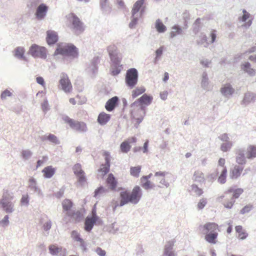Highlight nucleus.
Segmentation results:
<instances>
[{
	"label": "nucleus",
	"mask_w": 256,
	"mask_h": 256,
	"mask_svg": "<svg viewBox=\"0 0 256 256\" xmlns=\"http://www.w3.org/2000/svg\"><path fill=\"white\" fill-rule=\"evenodd\" d=\"M8 218V216L6 215L4 218L0 221V225L2 227H6L8 226L9 224Z\"/></svg>",
	"instance_id": "nucleus-60"
},
{
	"label": "nucleus",
	"mask_w": 256,
	"mask_h": 256,
	"mask_svg": "<svg viewBox=\"0 0 256 256\" xmlns=\"http://www.w3.org/2000/svg\"><path fill=\"white\" fill-rule=\"evenodd\" d=\"M25 50L23 47H16L14 50V56L18 59L26 60V58L24 56Z\"/></svg>",
	"instance_id": "nucleus-39"
},
{
	"label": "nucleus",
	"mask_w": 256,
	"mask_h": 256,
	"mask_svg": "<svg viewBox=\"0 0 256 256\" xmlns=\"http://www.w3.org/2000/svg\"><path fill=\"white\" fill-rule=\"evenodd\" d=\"M108 192V189L106 188L100 186L94 191V197L98 198L100 196H105Z\"/></svg>",
	"instance_id": "nucleus-35"
},
{
	"label": "nucleus",
	"mask_w": 256,
	"mask_h": 256,
	"mask_svg": "<svg viewBox=\"0 0 256 256\" xmlns=\"http://www.w3.org/2000/svg\"><path fill=\"white\" fill-rule=\"evenodd\" d=\"M172 31L170 33V37L174 38V37L183 34L182 28L178 24L174 25L172 28Z\"/></svg>",
	"instance_id": "nucleus-38"
},
{
	"label": "nucleus",
	"mask_w": 256,
	"mask_h": 256,
	"mask_svg": "<svg viewBox=\"0 0 256 256\" xmlns=\"http://www.w3.org/2000/svg\"><path fill=\"white\" fill-rule=\"evenodd\" d=\"M140 17V14H134L132 13V16L130 17L131 22L128 24V26L130 28H134L136 26L137 24L138 18Z\"/></svg>",
	"instance_id": "nucleus-42"
},
{
	"label": "nucleus",
	"mask_w": 256,
	"mask_h": 256,
	"mask_svg": "<svg viewBox=\"0 0 256 256\" xmlns=\"http://www.w3.org/2000/svg\"><path fill=\"white\" fill-rule=\"evenodd\" d=\"M138 73L135 68H130L127 70L126 74L125 82L130 88H134L138 82Z\"/></svg>",
	"instance_id": "nucleus-7"
},
{
	"label": "nucleus",
	"mask_w": 256,
	"mask_h": 256,
	"mask_svg": "<svg viewBox=\"0 0 256 256\" xmlns=\"http://www.w3.org/2000/svg\"><path fill=\"white\" fill-rule=\"evenodd\" d=\"M13 199L12 193L8 190H4L0 200V204L3 210L6 213H12L14 211V204L12 202Z\"/></svg>",
	"instance_id": "nucleus-5"
},
{
	"label": "nucleus",
	"mask_w": 256,
	"mask_h": 256,
	"mask_svg": "<svg viewBox=\"0 0 256 256\" xmlns=\"http://www.w3.org/2000/svg\"><path fill=\"white\" fill-rule=\"evenodd\" d=\"M220 92L224 98L229 99L234 94L235 90L230 84L227 83L222 86Z\"/></svg>",
	"instance_id": "nucleus-15"
},
{
	"label": "nucleus",
	"mask_w": 256,
	"mask_h": 256,
	"mask_svg": "<svg viewBox=\"0 0 256 256\" xmlns=\"http://www.w3.org/2000/svg\"><path fill=\"white\" fill-rule=\"evenodd\" d=\"M54 56L58 54L69 57L71 59L78 58L79 55L78 49L72 44L65 43L60 44H58L54 52Z\"/></svg>",
	"instance_id": "nucleus-3"
},
{
	"label": "nucleus",
	"mask_w": 256,
	"mask_h": 256,
	"mask_svg": "<svg viewBox=\"0 0 256 256\" xmlns=\"http://www.w3.org/2000/svg\"><path fill=\"white\" fill-rule=\"evenodd\" d=\"M141 170L140 166H132L130 168V173L132 176L136 178L139 176Z\"/></svg>",
	"instance_id": "nucleus-49"
},
{
	"label": "nucleus",
	"mask_w": 256,
	"mask_h": 256,
	"mask_svg": "<svg viewBox=\"0 0 256 256\" xmlns=\"http://www.w3.org/2000/svg\"><path fill=\"white\" fill-rule=\"evenodd\" d=\"M100 62V58L99 56H94L92 60L90 65V66L88 69L92 72V73L94 76L98 72V64Z\"/></svg>",
	"instance_id": "nucleus-25"
},
{
	"label": "nucleus",
	"mask_w": 256,
	"mask_h": 256,
	"mask_svg": "<svg viewBox=\"0 0 256 256\" xmlns=\"http://www.w3.org/2000/svg\"><path fill=\"white\" fill-rule=\"evenodd\" d=\"M72 170L74 174L78 178V182L82 184L86 181V176L84 171L82 169L81 164H76L74 166Z\"/></svg>",
	"instance_id": "nucleus-14"
},
{
	"label": "nucleus",
	"mask_w": 256,
	"mask_h": 256,
	"mask_svg": "<svg viewBox=\"0 0 256 256\" xmlns=\"http://www.w3.org/2000/svg\"><path fill=\"white\" fill-rule=\"evenodd\" d=\"M168 172H157L155 173L154 176L158 177V180L159 181V182L164 186L166 188H168L170 186V184L168 182H167L164 176L166 174H168Z\"/></svg>",
	"instance_id": "nucleus-27"
},
{
	"label": "nucleus",
	"mask_w": 256,
	"mask_h": 256,
	"mask_svg": "<svg viewBox=\"0 0 256 256\" xmlns=\"http://www.w3.org/2000/svg\"><path fill=\"white\" fill-rule=\"evenodd\" d=\"M142 194V189L138 186L134 187L131 192L128 190L121 192L120 194V204H116L113 207V210L114 211L118 206H122L128 203L136 204L140 202Z\"/></svg>",
	"instance_id": "nucleus-1"
},
{
	"label": "nucleus",
	"mask_w": 256,
	"mask_h": 256,
	"mask_svg": "<svg viewBox=\"0 0 256 256\" xmlns=\"http://www.w3.org/2000/svg\"><path fill=\"white\" fill-rule=\"evenodd\" d=\"M32 152L29 150H23L22 152V156L23 159L25 160H28L32 156Z\"/></svg>",
	"instance_id": "nucleus-55"
},
{
	"label": "nucleus",
	"mask_w": 256,
	"mask_h": 256,
	"mask_svg": "<svg viewBox=\"0 0 256 256\" xmlns=\"http://www.w3.org/2000/svg\"><path fill=\"white\" fill-rule=\"evenodd\" d=\"M50 253L52 256H58L62 250L61 246H58L56 244H50L48 246Z\"/></svg>",
	"instance_id": "nucleus-40"
},
{
	"label": "nucleus",
	"mask_w": 256,
	"mask_h": 256,
	"mask_svg": "<svg viewBox=\"0 0 256 256\" xmlns=\"http://www.w3.org/2000/svg\"><path fill=\"white\" fill-rule=\"evenodd\" d=\"M144 0H138L134 4L132 10V13L139 14L138 12L144 4Z\"/></svg>",
	"instance_id": "nucleus-41"
},
{
	"label": "nucleus",
	"mask_w": 256,
	"mask_h": 256,
	"mask_svg": "<svg viewBox=\"0 0 256 256\" xmlns=\"http://www.w3.org/2000/svg\"><path fill=\"white\" fill-rule=\"evenodd\" d=\"M246 150L244 148L238 149L236 152V162L238 164L244 165L246 162Z\"/></svg>",
	"instance_id": "nucleus-20"
},
{
	"label": "nucleus",
	"mask_w": 256,
	"mask_h": 256,
	"mask_svg": "<svg viewBox=\"0 0 256 256\" xmlns=\"http://www.w3.org/2000/svg\"><path fill=\"white\" fill-rule=\"evenodd\" d=\"M63 119L66 122L69 124L72 128L80 132H84L88 130L86 125L84 122L74 120L68 116H64Z\"/></svg>",
	"instance_id": "nucleus-9"
},
{
	"label": "nucleus",
	"mask_w": 256,
	"mask_h": 256,
	"mask_svg": "<svg viewBox=\"0 0 256 256\" xmlns=\"http://www.w3.org/2000/svg\"><path fill=\"white\" fill-rule=\"evenodd\" d=\"M224 164H225L224 158H220L218 162V166H220V168H217L216 172L215 174H210V176L212 178H214L218 175V174H219V170H220V168H222V170L223 168H226V166H224Z\"/></svg>",
	"instance_id": "nucleus-45"
},
{
	"label": "nucleus",
	"mask_w": 256,
	"mask_h": 256,
	"mask_svg": "<svg viewBox=\"0 0 256 256\" xmlns=\"http://www.w3.org/2000/svg\"><path fill=\"white\" fill-rule=\"evenodd\" d=\"M28 188L30 191H32L34 194H36L38 196H43V194L40 188L38 186L36 179L33 178H31L28 180Z\"/></svg>",
	"instance_id": "nucleus-16"
},
{
	"label": "nucleus",
	"mask_w": 256,
	"mask_h": 256,
	"mask_svg": "<svg viewBox=\"0 0 256 256\" xmlns=\"http://www.w3.org/2000/svg\"><path fill=\"white\" fill-rule=\"evenodd\" d=\"M236 232L238 234V238L241 240H244L248 236V234L243 230L242 226H237L235 227Z\"/></svg>",
	"instance_id": "nucleus-37"
},
{
	"label": "nucleus",
	"mask_w": 256,
	"mask_h": 256,
	"mask_svg": "<svg viewBox=\"0 0 256 256\" xmlns=\"http://www.w3.org/2000/svg\"><path fill=\"white\" fill-rule=\"evenodd\" d=\"M118 102L119 98L117 96H114L106 102L105 108L108 111L112 112L118 106Z\"/></svg>",
	"instance_id": "nucleus-19"
},
{
	"label": "nucleus",
	"mask_w": 256,
	"mask_h": 256,
	"mask_svg": "<svg viewBox=\"0 0 256 256\" xmlns=\"http://www.w3.org/2000/svg\"><path fill=\"white\" fill-rule=\"evenodd\" d=\"M12 95V94L8 90L6 89L3 91L0 95V98L2 100H6V98L10 97Z\"/></svg>",
	"instance_id": "nucleus-57"
},
{
	"label": "nucleus",
	"mask_w": 256,
	"mask_h": 256,
	"mask_svg": "<svg viewBox=\"0 0 256 256\" xmlns=\"http://www.w3.org/2000/svg\"><path fill=\"white\" fill-rule=\"evenodd\" d=\"M232 146V142H227L222 144L220 149L222 152H226L229 150Z\"/></svg>",
	"instance_id": "nucleus-53"
},
{
	"label": "nucleus",
	"mask_w": 256,
	"mask_h": 256,
	"mask_svg": "<svg viewBox=\"0 0 256 256\" xmlns=\"http://www.w3.org/2000/svg\"><path fill=\"white\" fill-rule=\"evenodd\" d=\"M71 236L75 241L80 242L82 240V238H80V233H78L76 230H72L71 232Z\"/></svg>",
	"instance_id": "nucleus-56"
},
{
	"label": "nucleus",
	"mask_w": 256,
	"mask_h": 256,
	"mask_svg": "<svg viewBox=\"0 0 256 256\" xmlns=\"http://www.w3.org/2000/svg\"><path fill=\"white\" fill-rule=\"evenodd\" d=\"M48 7L44 4H40L36 8L34 16L38 20H42L46 18Z\"/></svg>",
	"instance_id": "nucleus-12"
},
{
	"label": "nucleus",
	"mask_w": 256,
	"mask_h": 256,
	"mask_svg": "<svg viewBox=\"0 0 256 256\" xmlns=\"http://www.w3.org/2000/svg\"><path fill=\"white\" fill-rule=\"evenodd\" d=\"M146 89L144 87L137 88L132 92V96L133 98H135L139 95L144 93Z\"/></svg>",
	"instance_id": "nucleus-51"
},
{
	"label": "nucleus",
	"mask_w": 256,
	"mask_h": 256,
	"mask_svg": "<svg viewBox=\"0 0 256 256\" xmlns=\"http://www.w3.org/2000/svg\"><path fill=\"white\" fill-rule=\"evenodd\" d=\"M155 28L159 33H164L166 30V27L163 24L161 20L158 19L155 22Z\"/></svg>",
	"instance_id": "nucleus-43"
},
{
	"label": "nucleus",
	"mask_w": 256,
	"mask_h": 256,
	"mask_svg": "<svg viewBox=\"0 0 256 256\" xmlns=\"http://www.w3.org/2000/svg\"><path fill=\"white\" fill-rule=\"evenodd\" d=\"M204 233L206 234V240L210 243H216V239L218 233L216 231L218 228V225L214 222H208L203 226Z\"/></svg>",
	"instance_id": "nucleus-4"
},
{
	"label": "nucleus",
	"mask_w": 256,
	"mask_h": 256,
	"mask_svg": "<svg viewBox=\"0 0 256 256\" xmlns=\"http://www.w3.org/2000/svg\"><path fill=\"white\" fill-rule=\"evenodd\" d=\"M46 40L49 46H52L56 43L58 40V36L57 32L52 30H47Z\"/></svg>",
	"instance_id": "nucleus-18"
},
{
	"label": "nucleus",
	"mask_w": 256,
	"mask_h": 256,
	"mask_svg": "<svg viewBox=\"0 0 256 256\" xmlns=\"http://www.w3.org/2000/svg\"><path fill=\"white\" fill-rule=\"evenodd\" d=\"M22 204L24 206H28L29 203V198L28 194L22 195L20 200Z\"/></svg>",
	"instance_id": "nucleus-64"
},
{
	"label": "nucleus",
	"mask_w": 256,
	"mask_h": 256,
	"mask_svg": "<svg viewBox=\"0 0 256 256\" xmlns=\"http://www.w3.org/2000/svg\"><path fill=\"white\" fill-rule=\"evenodd\" d=\"M254 208V206L252 204H248L244 206L240 210V214H245L248 213Z\"/></svg>",
	"instance_id": "nucleus-54"
},
{
	"label": "nucleus",
	"mask_w": 256,
	"mask_h": 256,
	"mask_svg": "<svg viewBox=\"0 0 256 256\" xmlns=\"http://www.w3.org/2000/svg\"><path fill=\"white\" fill-rule=\"evenodd\" d=\"M130 148L131 146L126 140L123 142L120 145V150L124 153L128 152L130 151Z\"/></svg>",
	"instance_id": "nucleus-48"
},
{
	"label": "nucleus",
	"mask_w": 256,
	"mask_h": 256,
	"mask_svg": "<svg viewBox=\"0 0 256 256\" xmlns=\"http://www.w3.org/2000/svg\"><path fill=\"white\" fill-rule=\"evenodd\" d=\"M256 100V93L248 91L244 94L241 104L246 106L250 103H254Z\"/></svg>",
	"instance_id": "nucleus-17"
},
{
	"label": "nucleus",
	"mask_w": 256,
	"mask_h": 256,
	"mask_svg": "<svg viewBox=\"0 0 256 256\" xmlns=\"http://www.w3.org/2000/svg\"><path fill=\"white\" fill-rule=\"evenodd\" d=\"M243 170V166L235 165L234 168L230 170V177L233 180L237 179L240 176Z\"/></svg>",
	"instance_id": "nucleus-22"
},
{
	"label": "nucleus",
	"mask_w": 256,
	"mask_h": 256,
	"mask_svg": "<svg viewBox=\"0 0 256 256\" xmlns=\"http://www.w3.org/2000/svg\"><path fill=\"white\" fill-rule=\"evenodd\" d=\"M256 157V146H250L247 149L246 158L248 159H252Z\"/></svg>",
	"instance_id": "nucleus-44"
},
{
	"label": "nucleus",
	"mask_w": 256,
	"mask_h": 256,
	"mask_svg": "<svg viewBox=\"0 0 256 256\" xmlns=\"http://www.w3.org/2000/svg\"><path fill=\"white\" fill-rule=\"evenodd\" d=\"M41 140L42 141L48 140L54 144H60V142L58 138L52 134H49L48 135H44L41 137Z\"/></svg>",
	"instance_id": "nucleus-30"
},
{
	"label": "nucleus",
	"mask_w": 256,
	"mask_h": 256,
	"mask_svg": "<svg viewBox=\"0 0 256 256\" xmlns=\"http://www.w3.org/2000/svg\"><path fill=\"white\" fill-rule=\"evenodd\" d=\"M221 171V174L218 178V181L219 183L221 184H224L226 182V178L227 174L226 168H223L222 170Z\"/></svg>",
	"instance_id": "nucleus-46"
},
{
	"label": "nucleus",
	"mask_w": 256,
	"mask_h": 256,
	"mask_svg": "<svg viewBox=\"0 0 256 256\" xmlns=\"http://www.w3.org/2000/svg\"><path fill=\"white\" fill-rule=\"evenodd\" d=\"M82 214L79 211H77L72 212V216H70L75 218L77 221H80L82 219Z\"/></svg>",
	"instance_id": "nucleus-59"
},
{
	"label": "nucleus",
	"mask_w": 256,
	"mask_h": 256,
	"mask_svg": "<svg viewBox=\"0 0 256 256\" xmlns=\"http://www.w3.org/2000/svg\"><path fill=\"white\" fill-rule=\"evenodd\" d=\"M68 16L71 23L70 28L72 32L77 36L82 34L85 29L84 23L74 13L70 14Z\"/></svg>",
	"instance_id": "nucleus-6"
},
{
	"label": "nucleus",
	"mask_w": 256,
	"mask_h": 256,
	"mask_svg": "<svg viewBox=\"0 0 256 256\" xmlns=\"http://www.w3.org/2000/svg\"><path fill=\"white\" fill-rule=\"evenodd\" d=\"M196 43L198 45L203 46L205 48H207L210 44L208 42L206 36L204 33H201L198 36Z\"/></svg>",
	"instance_id": "nucleus-36"
},
{
	"label": "nucleus",
	"mask_w": 256,
	"mask_h": 256,
	"mask_svg": "<svg viewBox=\"0 0 256 256\" xmlns=\"http://www.w3.org/2000/svg\"><path fill=\"white\" fill-rule=\"evenodd\" d=\"M99 220V217L96 214V212L92 216H87L84 221V230L87 232H91L94 225L98 222Z\"/></svg>",
	"instance_id": "nucleus-11"
},
{
	"label": "nucleus",
	"mask_w": 256,
	"mask_h": 256,
	"mask_svg": "<svg viewBox=\"0 0 256 256\" xmlns=\"http://www.w3.org/2000/svg\"><path fill=\"white\" fill-rule=\"evenodd\" d=\"M242 69L250 76H254L256 74V70L251 68V64L249 62H246L242 64Z\"/></svg>",
	"instance_id": "nucleus-31"
},
{
	"label": "nucleus",
	"mask_w": 256,
	"mask_h": 256,
	"mask_svg": "<svg viewBox=\"0 0 256 256\" xmlns=\"http://www.w3.org/2000/svg\"><path fill=\"white\" fill-rule=\"evenodd\" d=\"M42 172L44 173V176L45 178H51L55 174L56 169L52 166H48L44 168Z\"/></svg>",
	"instance_id": "nucleus-34"
},
{
	"label": "nucleus",
	"mask_w": 256,
	"mask_h": 256,
	"mask_svg": "<svg viewBox=\"0 0 256 256\" xmlns=\"http://www.w3.org/2000/svg\"><path fill=\"white\" fill-rule=\"evenodd\" d=\"M73 206L72 202L69 199H65L62 202V206L64 212H66V214L68 216H72V212L70 209Z\"/></svg>",
	"instance_id": "nucleus-28"
},
{
	"label": "nucleus",
	"mask_w": 256,
	"mask_h": 256,
	"mask_svg": "<svg viewBox=\"0 0 256 256\" xmlns=\"http://www.w3.org/2000/svg\"><path fill=\"white\" fill-rule=\"evenodd\" d=\"M28 54L34 58L46 59L47 57V50L44 46L32 44L30 48Z\"/></svg>",
	"instance_id": "nucleus-8"
},
{
	"label": "nucleus",
	"mask_w": 256,
	"mask_h": 256,
	"mask_svg": "<svg viewBox=\"0 0 256 256\" xmlns=\"http://www.w3.org/2000/svg\"><path fill=\"white\" fill-rule=\"evenodd\" d=\"M110 115L104 112H100L98 118V122L102 126L106 124L110 120Z\"/></svg>",
	"instance_id": "nucleus-32"
},
{
	"label": "nucleus",
	"mask_w": 256,
	"mask_h": 256,
	"mask_svg": "<svg viewBox=\"0 0 256 256\" xmlns=\"http://www.w3.org/2000/svg\"><path fill=\"white\" fill-rule=\"evenodd\" d=\"M100 4L103 14H109L111 12L112 6L108 0H100Z\"/></svg>",
	"instance_id": "nucleus-24"
},
{
	"label": "nucleus",
	"mask_w": 256,
	"mask_h": 256,
	"mask_svg": "<svg viewBox=\"0 0 256 256\" xmlns=\"http://www.w3.org/2000/svg\"><path fill=\"white\" fill-rule=\"evenodd\" d=\"M152 100L153 98L152 96L148 95L146 94H144L140 98L132 103L130 104V107L138 106L139 105L148 106L152 103Z\"/></svg>",
	"instance_id": "nucleus-13"
},
{
	"label": "nucleus",
	"mask_w": 256,
	"mask_h": 256,
	"mask_svg": "<svg viewBox=\"0 0 256 256\" xmlns=\"http://www.w3.org/2000/svg\"><path fill=\"white\" fill-rule=\"evenodd\" d=\"M190 191L194 193V194L196 196H200L204 192L202 188H198V186L196 184H192L191 186Z\"/></svg>",
	"instance_id": "nucleus-47"
},
{
	"label": "nucleus",
	"mask_w": 256,
	"mask_h": 256,
	"mask_svg": "<svg viewBox=\"0 0 256 256\" xmlns=\"http://www.w3.org/2000/svg\"><path fill=\"white\" fill-rule=\"evenodd\" d=\"M174 245L173 241H169L166 244L164 251V256H176V254L172 250Z\"/></svg>",
	"instance_id": "nucleus-23"
},
{
	"label": "nucleus",
	"mask_w": 256,
	"mask_h": 256,
	"mask_svg": "<svg viewBox=\"0 0 256 256\" xmlns=\"http://www.w3.org/2000/svg\"><path fill=\"white\" fill-rule=\"evenodd\" d=\"M192 180L200 184H204L206 182L203 172L200 170L196 171L194 172Z\"/></svg>",
	"instance_id": "nucleus-29"
},
{
	"label": "nucleus",
	"mask_w": 256,
	"mask_h": 256,
	"mask_svg": "<svg viewBox=\"0 0 256 256\" xmlns=\"http://www.w3.org/2000/svg\"><path fill=\"white\" fill-rule=\"evenodd\" d=\"M200 18H198L196 20V21L193 25V32L195 34H197L200 30Z\"/></svg>",
	"instance_id": "nucleus-52"
},
{
	"label": "nucleus",
	"mask_w": 256,
	"mask_h": 256,
	"mask_svg": "<svg viewBox=\"0 0 256 256\" xmlns=\"http://www.w3.org/2000/svg\"><path fill=\"white\" fill-rule=\"evenodd\" d=\"M104 156H105V161L106 164L105 165H102V168H100L98 171L100 172H102V175L104 176L107 174L110 168V154L108 152H104Z\"/></svg>",
	"instance_id": "nucleus-21"
},
{
	"label": "nucleus",
	"mask_w": 256,
	"mask_h": 256,
	"mask_svg": "<svg viewBox=\"0 0 256 256\" xmlns=\"http://www.w3.org/2000/svg\"><path fill=\"white\" fill-rule=\"evenodd\" d=\"M235 202V200L233 198H231L230 200L228 201L227 202H226L224 205V206L227 208L230 209L234 203Z\"/></svg>",
	"instance_id": "nucleus-62"
},
{
	"label": "nucleus",
	"mask_w": 256,
	"mask_h": 256,
	"mask_svg": "<svg viewBox=\"0 0 256 256\" xmlns=\"http://www.w3.org/2000/svg\"><path fill=\"white\" fill-rule=\"evenodd\" d=\"M244 192V190L241 188H230L226 192H225V194H228L230 193H233L232 196V198H239L240 195Z\"/></svg>",
	"instance_id": "nucleus-33"
},
{
	"label": "nucleus",
	"mask_w": 256,
	"mask_h": 256,
	"mask_svg": "<svg viewBox=\"0 0 256 256\" xmlns=\"http://www.w3.org/2000/svg\"><path fill=\"white\" fill-rule=\"evenodd\" d=\"M182 18L184 20L183 29H186L188 27V24L190 20V14L188 11L185 10L182 14Z\"/></svg>",
	"instance_id": "nucleus-50"
},
{
	"label": "nucleus",
	"mask_w": 256,
	"mask_h": 256,
	"mask_svg": "<svg viewBox=\"0 0 256 256\" xmlns=\"http://www.w3.org/2000/svg\"><path fill=\"white\" fill-rule=\"evenodd\" d=\"M108 52L111 60L110 71L112 76L118 75L123 68L120 64L121 58L118 56L117 48L114 45H110L107 48Z\"/></svg>",
	"instance_id": "nucleus-2"
},
{
	"label": "nucleus",
	"mask_w": 256,
	"mask_h": 256,
	"mask_svg": "<svg viewBox=\"0 0 256 256\" xmlns=\"http://www.w3.org/2000/svg\"><path fill=\"white\" fill-rule=\"evenodd\" d=\"M41 107L42 111L44 113H46L50 110L48 102L47 99H45L44 100V101L41 104Z\"/></svg>",
	"instance_id": "nucleus-58"
},
{
	"label": "nucleus",
	"mask_w": 256,
	"mask_h": 256,
	"mask_svg": "<svg viewBox=\"0 0 256 256\" xmlns=\"http://www.w3.org/2000/svg\"><path fill=\"white\" fill-rule=\"evenodd\" d=\"M142 186L146 190L152 188L154 186V184H151L150 182L148 180H146V182L143 183Z\"/></svg>",
	"instance_id": "nucleus-63"
},
{
	"label": "nucleus",
	"mask_w": 256,
	"mask_h": 256,
	"mask_svg": "<svg viewBox=\"0 0 256 256\" xmlns=\"http://www.w3.org/2000/svg\"><path fill=\"white\" fill-rule=\"evenodd\" d=\"M60 78L59 82L62 90L65 92H70L72 90V85L67 74L62 72L60 75Z\"/></svg>",
	"instance_id": "nucleus-10"
},
{
	"label": "nucleus",
	"mask_w": 256,
	"mask_h": 256,
	"mask_svg": "<svg viewBox=\"0 0 256 256\" xmlns=\"http://www.w3.org/2000/svg\"><path fill=\"white\" fill-rule=\"evenodd\" d=\"M106 182L108 186V188L112 190H116L118 182L113 174H108Z\"/></svg>",
	"instance_id": "nucleus-26"
},
{
	"label": "nucleus",
	"mask_w": 256,
	"mask_h": 256,
	"mask_svg": "<svg viewBox=\"0 0 256 256\" xmlns=\"http://www.w3.org/2000/svg\"><path fill=\"white\" fill-rule=\"evenodd\" d=\"M207 204V200L205 198H202L200 200V202H198V208L199 210L202 209L206 204Z\"/></svg>",
	"instance_id": "nucleus-61"
}]
</instances>
